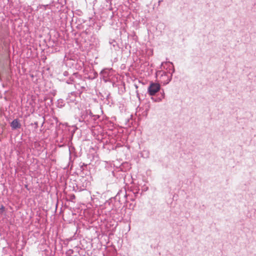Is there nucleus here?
Returning <instances> with one entry per match:
<instances>
[{
    "mask_svg": "<svg viewBox=\"0 0 256 256\" xmlns=\"http://www.w3.org/2000/svg\"><path fill=\"white\" fill-rule=\"evenodd\" d=\"M160 89V86L158 84H152L148 89V92L150 95H154Z\"/></svg>",
    "mask_w": 256,
    "mask_h": 256,
    "instance_id": "f257e3e1",
    "label": "nucleus"
},
{
    "mask_svg": "<svg viewBox=\"0 0 256 256\" xmlns=\"http://www.w3.org/2000/svg\"><path fill=\"white\" fill-rule=\"evenodd\" d=\"M11 126L13 129H16V119L14 120L11 123Z\"/></svg>",
    "mask_w": 256,
    "mask_h": 256,
    "instance_id": "f03ea898",
    "label": "nucleus"
},
{
    "mask_svg": "<svg viewBox=\"0 0 256 256\" xmlns=\"http://www.w3.org/2000/svg\"><path fill=\"white\" fill-rule=\"evenodd\" d=\"M4 210V207L3 205H2L0 208V214L2 213Z\"/></svg>",
    "mask_w": 256,
    "mask_h": 256,
    "instance_id": "7ed1b4c3",
    "label": "nucleus"
},
{
    "mask_svg": "<svg viewBox=\"0 0 256 256\" xmlns=\"http://www.w3.org/2000/svg\"><path fill=\"white\" fill-rule=\"evenodd\" d=\"M16 126H17V128L19 126H18V122H17Z\"/></svg>",
    "mask_w": 256,
    "mask_h": 256,
    "instance_id": "20e7f679",
    "label": "nucleus"
}]
</instances>
